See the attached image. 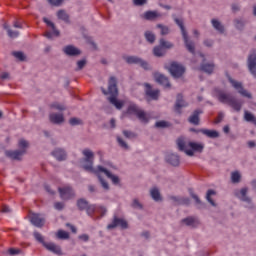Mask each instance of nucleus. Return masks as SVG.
I'll use <instances>...</instances> for the list:
<instances>
[{
	"label": "nucleus",
	"instance_id": "obj_1",
	"mask_svg": "<svg viewBox=\"0 0 256 256\" xmlns=\"http://www.w3.org/2000/svg\"><path fill=\"white\" fill-rule=\"evenodd\" d=\"M82 154L85 157L84 159L85 164L83 165V169L85 171H88V173H93L94 175H96L103 189L107 191L109 189V184L107 183V181L103 179L101 175H106L108 179L112 180V183L114 185H119L118 176L111 174V172H109V170L105 169L103 166H98L97 168L93 167V157H94L93 151H91L90 149H84L82 151Z\"/></svg>",
	"mask_w": 256,
	"mask_h": 256
},
{
	"label": "nucleus",
	"instance_id": "obj_2",
	"mask_svg": "<svg viewBox=\"0 0 256 256\" xmlns=\"http://www.w3.org/2000/svg\"><path fill=\"white\" fill-rule=\"evenodd\" d=\"M104 95H110L108 101L111 105H114L116 109H123V102L117 100L119 90L117 89V78L111 76L108 82V92L105 88H101Z\"/></svg>",
	"mask_w": 256,
	"mask_h": 256
},
{
	"label": "nucleus",
	"instance_id": "obj_3",
	"mask_svg": "<svg viewBox=\"0 0 256 256\" xmlns=\"http://www.w3.org/2000/svg\"><path fill=\"white\" fill-rule=\"evenodd\" d=\"M176 144L179 151H183L189 157H193L195 152L203 153V149H205L203 144L197 142H187L183 137L178 138Z\"/></svg>",
	"mask_w": 256,
	"mask_h": 256
},
{
	"label": "nucleus",
	"instance_id": "obj_4",
	"mask_svg": "<svg viewBox=\"0 0 256 256\" xmlns=\"http://www.w3.org/2000/svg\"><path fill=\"white\" fill-rule=\"evenodd\" d=\"M216 96H217L218 101H220V103L229 105V107H232V109H234V111H237L238 113H239V111H241V109L243 107V101L237 100L231 94H227V93H225L223 91H219V90H216Z\"/></svg>",
	"mask_w": 256,
	"mask_h": 256
},
{
	"label": "nucleus",
	"instance_id": "obj_5",
	"mask_svg": "<svg viewBox=\"0 0 256 256\" xmlns=\"http://www.w3.org/2000/svg\"><path fill=\"white\" fill-rule=\"evenodd\" d=\"M18 146L20 150L15 151H6V156L10 157V159H14L16 161H19L23 155L26 153V148L29 147V142H27L25 139H21L18 142Z\"/></svg>",
	"mask_w": 256,
	"mask_h": 256
},
{
	"label": "nucleus",
	"instance_id": "obj_6",
	"mask_svg": "<svg viewBox=\"0 0 256 256\" xmlns=\"http://www.w3.org/2000/svg\"><path fill=\"white\" fill-rule=\"evenodd\" d=\"M175 23L181 29V33H182L186 48L188 49V51L190 53H192L194 55L195 54V43H193V41L189 40L187 31L185 30V26L183 25V20H180L179 18H175Z\"/></svg>",
	"mask_w": 256,
	"mask_h": 256
},
{
	"label": "nucleus",
	"instance_id": "obj_7",
	"mask_svg": "<svg viewBox=\"0 0 256 256\" xmlns=\"http://www.w3.org/2000/svg\"><path fill=\"white\" fill-rule=\"evenodd\" d=\"M128 115H136V117L141 121L142 123H148L149 118H147V114L145 111L139 109V106L136 104H130L127 109Z\"/></svg>",
	"mask_w": 256,
	"mask_h": 256
},
{
	"label": "nucleus",
	"instance_id": "obj_8",
	"mask_svg": "<svg viewBox=\"0 0 256 256\" xmlns=\"http://www.w3.org/2000/svg\"><path fill=\"white\" fill-rule=\"evenodd\" d=\"M228 81H230L232 87H234V89H236V91L242 95V97H247V99H252V95L249 91L245 90V88H243V84L241 82H237L235 80H233V78H231V76H228Z\"/></svg>",
	"mask_w": 256,
	"mask_h": 256
},
{
	"label": "nucleus",
	"instance_id": "obj_9",
	"mask_svg": "<svg viewBox=\"0 0 256 256\" xmlns=\"http://www.w3.org/2000/svg\"><path fill=\"white\" fill-rule=\"evenodd\" d=\"M168 70L175 79L183 77V73H185V67L177 62H172Z\"/></svg>",
	"mask_w": 256,
	"mask_h": 256
},
{
	"label": "nucleus",
	"instance_id": "obj_10",
	"mask_svg": "<svg viewBox=\"0 0 256 256\" xmlns=\"http://www.w3.org/2000/svg\"><path fill=\"white\" fill-rule=\"evenodd\" d=\"M125 61L129 65L135 64V65H140V67H142V69H145V70L149 69V64L147 62H145V60H143L137 56H127V57H125Z\"/></svg>",
	"mask_w": 256,
	"mask_h": 256
},
{
	"label": "nucleus",
	"instance_id": "obj_11",
	"mask_svg": "<svg viewBox=\"0 0 256 256\" xmlns=\"http://www.w3.org/2000/svg\"><path fill=\"white\" fill-rule=\"evenodd\" d=\"M43 21L44 23H46L48 27L52 29V31H48L45 33V37H47V39H53V37H59V30L55 29V24H53V22H51V20L47 18H43Z\"/></svg>",
	"mask_w": 256,
	"mask_h": 256
},
{
	"label": "nucleus",
	"instance_id": "obj_12",
	"mask_svg": "<svg viewBox=\"0 0 256 256\" xmlns=\"http://www.w3.org/2000/svg\"><path fill=\"white\" fill-rule=\"evenodd\" d=\"M115 227H121V229H127L128 224L127 221H125L122 218H118L117 216H114V219L112 223L107 225V229H115Z\"/></svg>",
	"mask_w": 256,
	"mask_h": 256
},
{
	"label": "nucleus",
	"instance_id": "obj_13",
	"mask_svg": "<svg viewBox=\"0 0 256 256\" xmlns=\"http://www.w3.org/2000/svg\"><path fill=\"white\" fill-rule=\"evenodd\" d=\"M30 221L34 227H43L45 225V217L41 214L33 213L30 216Z\"/></svg>",
	"mask_w": 256,
	"mask_h": 256
},
{
	"label": "nucleus",
	"instance_id": "obj_14",
	"mask_svg": "<svg viewBox=\"0 0 256 256\" xmlns=\"http://www.w3.org/2000/svg\"><path fill=\"white\" fill-rule=\"evenodd\" d=\"M85 210L87 212V215H90V216L93 215V213H95V211H97V213H100L101 217H103V215H105V213H107L106 207L89 205V204Z\"/></svg>",
	"mask_w": 256,
	"mask_h": 256
},
{
	"label": "nucleus",
	"instance_id": "obj_15",
	"mask_svg": "<svg viewBox=\"0 0 256 256\" xmlns=\"http://www.w3.org/2000/svg\"><path fill=\"white\" fill-rule=\"evenodd\" d=\"M59 193L61 199L67 200L71 199L72 197H75V192L73 191V188L66 186L63 188H59Z\"/></svg>",
	"mask_w": 256,
	"mask_h": 256
},
{
	"label": "nucleus",
	"instance_id": "obj_16",
	"mask_svg": "<svg viewBox=\"0 0 256 256\" xmlns=\"http://www.w3.org/2000/svg\"><path fill=\"white\" fill-rule=\"evenodd\" d=\"M44 247H45V249H47V251H50L51 253H54L55 255H63L61 246H59L53 242L44 243Z\"/></svg>",
	"mask_w": 256,
	"mask_h": 256
},
{
	"label": "nucleus",
	"instance_id": "obj_17",
	"mask_svg": "<svg viewBox=\"0 0 256 256\" xmlns=\"http://www.w3.org/2000/svg\"><path fill=\"white\" fill-rule=\"evenodd\" d=\"M248 68L250 73L256 77V52L253 51L248 57Z\"/></svg>",
	"mask_w": 256,
	"mask_h": 256
},
{
	"label": "nucleus",
	"instance_id": "obj_18",
	"mask_svg": "<svg viewBox=\"0 0 256 256\" xmlns=\"http://www.w3.org/2000/svg\"><path fill=\"white\" fill-rule=\"evenodd\" d=\"M191 131H194L195 133H202L203 135H206V137H209L210 139H217V137H219V132H217L216 130H209V129L195 130V129H191Z\"/></svg>",
	"mask_w": 256,
	"mask_h": 256
},
{
	"label": "nucleus",
	"instance_id": "obj_19",
	"mask_svg": "<svg viewBox=\"0 0 256 256\" xmlns=\"http://www.w3.org/2000/svg\"><path fill=\"white\" fill-rule=\"evenodd\" d=\"M145 93L147 97H150V99H153L154 101H157L159 99V90H153L149 84H145Z\"/></svg>",
	"mask_w": 256,
	"mask_h": 256
},
{
	"label": "nucleus",
	"instance_id": "obj_20",
	"mask_svg": "<svg viewBox=\"0 0 256 256\" xmlns=\"http://www.w3.org/2000/svg\"><path fill=\"white\" fill-rule=\"evenodd\" d=\"M187 105H188L187 102L183 100V95L178 94L176 99V104L174 107L176 113H178V115H181V109H183V107H187Z\"/></svg>",
	"mask_w": 256,
	"mask_h": 256
},
{
	"label": "nucleus",
	"instance_id": "obj_21",
	"mask_svg": "<svg viewBox=\"0 0 256 256\" xmlns=\"http://www.w3.org/2000/svg\"><path fill=\"white\" fill-rule=\"evenodd\" d=\"M166 161L167 163L172 165V167H179V164L181 163V161L179 160V155L173 153H169L166 155Z\"/></svg>",
	"mask_w": 256,
	"mask_h": 256
},
{
	"label": "nucleus",
	"instance_id": "obj_22",
	"mask_svg": "<svg viewBox=\"0 0 256 256\" xmlns=\"http://www.w3.org/2000/svg\"><path fill=\"white\" fill-rule=\"evenodd\" d=\"M63 51L66 55H69L70 57H76V55H81V50L73 45H68L64 47Z\"/></svg>",
	"mask_w": 256,
	"mask_h": 256
},
{
	"label": "nucleus",
	"instance_id": "obj_23",
	"mask_svg": "<svg viewBox=\"0 0 256 256\" xmlns=\"http://www.w3.org/2000/svg\"><path fill=\"white\" fill-rule=\"evenodd\" d=\"M49 119L51 123H54L55 125H60V123L65 121V117L61 113H51Z\"/></svg>",
	"mask_w": 256,
	"mask_h": 256
},
{
	"label": "nucleus",
	"instance_id": "obj_24",
	"mask_svg": "<svg viewBox=\"0 0 256 256\" xmlns=\"http://www.w3.org/2000/svg\"><path fill=\"white\" fill-rule=\"evenodd\" d=\"M155 81L159 83L160 85H163V87H171V84L169 83V78L166 77L163 74H155Z\"/></svg>",
	"mask_w": 256,
	"mask_h": 256
},
{
	"label": "nucleus",
	"instance_id": "obj_25",
	"mask_svg": "<svg viewBox=\"0 0 256 256\" xmlns=\"http://www.w3.org/2000/svg\"><path fill=\"white\" fill-rule=\"evenodd\" d=\"M53 157L57 159V161H65L67 159V153L65 150L57 148L52 152Z\"/></svg>",
	"mask_w": 256,
	"mask_h": 256
},
{
	"label": "nucleus",
	"instance_id": "obj_26",
	"mask_svg": "<svg viewBox=\"0 0 256 256\" xmlns=\"http://www.w3.org/2000/svg\"><path fill=\"white\" fill-rule=\"evenodd\" d=\"M203 113V110L197 109L193 112V114L189 117L188 121L192 125H199V116Z\"/></svg>",
	"mask_w": 256,
	"mask_h": 256
},
{
	"label": "nucleus",
	"instance_id": "obj_27",
	"mask_svg": "<svg viewBox=\"0 0 256 256\" xmlns=\"http://www.w3.org/2000/svg\"><path fill=\"white\" fill-rule=\"evenodd\" d=\"M157 17H161V14H159L157 11H146L143 14V18L146 19V21H155Z\"/></svg>",
	"mask_w": 256,
	"mask_h": 256
},
{
	"label": "nucleus",
	"instance_id": "obj_28",
	"mask_svg": "<svg viewBox=\"0 0 256 256\" xmlns=\"http://www.w3.org/2000/svg\"><path fill=\"white\" fill-rule=\"evenodd\" d=\"M236 195L239 199H241V201L251 203V199L247 197V188H242Z\"/></svg>",
	"mask_w": 256,
	"mask_h": 256
},
{
	"label": "nucleus",
	"instance_id": "obj_29",
	"mask_svg": "<svg viewBox=\"0 0 256 256\" xmlns=\"http://www.w3.org/2000/svg\"><path fill=\"white\" fill-rule=\"evenodd\" d=\"M212 26L216 31L219 33H224L225 32V27L221 25V22H219L217 19H212Z\"/></svg>",
	"mask_w": 256,
	"mask_h": 256
},
{
	"label": "nucleus",
	"instance_id": "obj_30",
	"mask_svg": "<svg viewBox=\"0 0 256 256\" xmlns=\"http://www.w3.org/2000/svg\"><path fill=\"white\" fill-rule=\"evenodd\" d=\"M214 69H215V65L213 64H202L200 67L201 71H204V73H208L209 75L213 73Z\"/></svg>",
	"mask_w": 256,
	"mask_h": 256
},
{
	"label": "nucleus",
	"instance_id": "obj_31",
	"mask_svg": "<svg viewBox=\"0 0 256 256\" xmlns=\"http://www.w3.org/2000/svg\"><path fill=\"white\" fill-rule=\"evenodd\" d=\"M213 195H217V192H215V190H208L207 194H206V199L208 201V203H210V205H212V207H216L217 204H215V201H213V199H211V196Z\"/></svg>",
	"mask_w": 256,
	"mask_h": 256
},
{
	"label": "nucleus",
	"instance_id": "obj_32",
	"mask_svg": "<svg viewBox=\"0 0 256 256\" xmlns=\"http://www.w3.org/2000/svg\"><path fill=\"white\" fill-rule=\"evenodd\" d=\"M150 194H151L152 199H154V201H161V193L159 192V189L152 188L150 190Z\"/></svg>",
	"mask_w": 256,
	"mask_h": 256
},
{
	"label": "nucleus",
	"instance_id": "obj_33",
	"mask_svg": "<svg viewBox=\"0 0 256 256\" xmlns=\"http://www.w3.org/2000/svg\"><path fill=\"white\" fill-rule=\"evenodd\" d=\"M244 119L248 123H254V125H256V118H255V116L253 114H251V112L245 111L244 112Z\"/></svg>",
	"mask_w": 256,
	"mask_h": 256
},
{
	"label": "nucleus",
	"instance_id": "obj_34",
	"mask_svg": "<svg viewBox=\"0 0 256 256\" xmlns=\"http://www.w3.org/2000/svg\"><path fill=\"white\" fill-rule=\"evenodd\" d=\"M88 206H89V202H87V200L85 199H79L77 201V207L80 211H85Z\"/></svg>",
	"mask_w": 256,
	"mask_h": 256
},
{
	"label": "nucleus",
	"instance_id": "obj_35",
	"mask_svg": "<svg viewBox=\"0 0 256 256\" xmlns=\"http://www.w3.org/2000/svg\"><path fill=\"white\" fill-rule=\"evenodd\" d=\"M182 223H185L188 227H195L197 225V219L193 217H188L182 220Z\"/></svg>",
	"mask_w": 256,
	"mask_h": 256
},
{
	"label": "nucleus",
	"instance_id": "obj_36",
	"mask_svg": "<svg viewBox=\"0 0 256 256\" xmlns=\"http://www.w3.org/2000/svg\"><path fill=\"white\" fill-rule=\"evenodd\" d=\"M155 57H163L165 55V49L161 46H156L153 49Z\"/></svg>",
	"mask_w": 256,
	"mask_h": 256
},
{
	"label": "nucleus",
	"instance_id": "obj_37",
	"mask_svg": "<svg viewBox=\"0 0 256 256\" xmlns=\"http://www.w3.org/2000/svg\"><path fill=\"white\" fill-rule=\"evenodd\" d=\"M33 235H34V239H36V241H38V243H41L43 245V247H45V243H47V242H45V238H43V235H41V233H39L37 231H35L33 233Z\"/></svg>",
	"mask_w": 256,
	"mask_h": 256
},
{
	"label": "nucleus",
	"instance_id": "obj_38",
	"mask_svg": "<svg viewBox=\"0 0 256 256\" xmlns=\"http://www.w3.org/2000/svg\"><path fill=\"white\" fill-rule=\"evenodd\" d=\"M58 19H61L62 21H69V15H67V12L64 10H60L57 12Z\"/></svg>",
	"mask_w": 256,
	"mask_h": 256
},
{
	"label": "nucleus",
	"instance_id": "obj_39",
	"mask_svg": "<svg viewBox=\"0 0 256 256\" xmlns=\"http://www.w3.org/2000/svg\"><path fill=\"white\" fill-rule=\"evenodd\" d=\"M145 39L148 41V43H155V34H153L151 31H146Z\"/></svg>",
	"mask_w": 256,
	"mask_h": 256
},
{
	"label": "nucleus",
	"instance_id": "obj_40",
	"mask_svg": "<svg viewBox=\"0 0 256 256\" xmlns=\"http://www.w3.org/2000/svg\"><path fill=\"white\" fill-rule=\"evenodd\" d=\"M56 237L58 239H69V232H66L64 230H59L56 234Z\"/></svg>",
	"mask_w": 256,
	"mask_h": 256
},
{
	"label": "nucleus",
	"instance_id": "obj_41",
	"mask_svg": "<svg viewBox=\"0 0 256 256\" xmlns=\"http://www.w3.org/2000/svg\"><path fill=\"white\" fill-rule=\"evenodd\" d=\"M160 46L163 49H171V47H173V44L169 41H165V39H160Z\"/></svg>",
	"mask_w": 256,
	"mask_h": 256
},
{
	"label": "nucleus",
	"instance_id": "obj_42",
	"mask_svg": "<svg viewBox=\"0 0 256 256\" xmlns=\"http://www.w3.org/2000/svg\"><path fill=\"white\" fill-rule=\"evenodd\" d=\"M231 180L232 183H239V181L241 180V174H239V172H233L231 175Z\"/></svg>",
	"mask_w": 256,
	"mask_h": 256
},
{
	"label": "nucleus",
	"instance_id": "obj_43",
	"mask_svg": "<svg viewBox=\"0 0 256 256\" xmlns=\"http://www.w3.org/2000/svg\"><path fill=\"white\" fill-rule=\"evenodd\" d=\"M69 123L72 125V127H75V125H83V121L79 118H71Z\"/></svg>",
	"mask_w": 256,
	"mask_h": 256
},
{
	"label": "nucleus",
	"instance_id": "obj_44",
	"mask_svg": "<svg viewBox=\"0 0 256 256\" xmlns=\"http://www.w3.org/2000/svg\"><path fill=\"white\" fill-rule=\"evenodd\" d=\"M158 29H161V35H168L169 34V27L163 26L161 24L157 25Z\"/></svg>",
	"mask_w": 256,
	"mask_h": 256
},
{
	"label": "nucleus",
	"instance_id": "obj_45",
	"mask_svg": "<svg viewBox=\"0 0 256 256\" xmlns=\"http://www.w3.org/2000/svg\"><path fill=\"white\" fill-rule=\"evenodd\" d=\"M12 55L19 61H23L25 59V54H23V52H13Z\"/></svg>",
	"mask_w": 256,
	"mask_h": 256
},
{
	"label": "nucleus",
	"instance_id": "obj_46",
	"mask_svg": "<svg viewBox=\"0 0 256 256\" xmlns=\"http://www.w3.org/2000/svg\"><path fill=\"white\" fill-rule=\"evenodd\" d=\"M8 37H10L11 39H15L17 37H19V32L18 31H13L11 29H8Z\"/></svg>",
	"mask_w": 256,
	"mask_h": 256
},
{
	"label": "nucleus",
	"instance_id": "obj_47",
	"mask_svg": "<svg viewBox=\"0 0 256 256\" xmlns=\"http://www.w3.org/2000/svg\"><path fill=\"white\" fill-rule=\"evenodd\" d=\"M189 193H190L192 199L196 201L197 205H201V199H199V196H197V194L193 193L192 189L189 190Z\"/></svg>",
	"mask_w": 256,
	"mask_h": 256
},
{
	"label": "nucleus",
	"instance_id": "obj_48",
	"mask_svg": "<svg viewBox=\"0 0 256 256\" xmlns=\"http://www.w3.org/2000/svg\"><path fill=\"white\" fill-rule=\"evenodd\" d=\"M117 141L123 149H129V146L127 145V142L123 141L121 137H117Z\"/></svg>",
	"mask_w": 256,
	"mask_h": 256
},
{
	"label": "nucleus",
	"instance_id": "obj_49",
	"mask_svg": "<svg viewBox=\"0 0 256 256\" xmlns=\"http://www.w3.org/2000/svg\"><path fill=\"white\" fill-rule=\"evenodd\" d=\"M244 26H245V23L243 22V20H235L236 29H243Z\"/></svg>",
	"mask_w": 256,
	"mask_h": 256
},
{
	"label": "nucleus",
	"instance_id": "obj_50",
	"mask_svg": "<svg viewBox=\"0 0 256 256\" xmlns=\"http://www.w3.org/2000/svg\"><path fill=\"white\" fill-rule=\"evenodd\" d=\"M48 3H50V5H53L54 7H59V5L63 3V0H48Z\"/></svg>",
	"mask_w": 256,
	"mask_h": 256
},
{
	"label": "nucleus",
	"instance_id": "obj_51",
	"mask_svg": "<svg viewBox=\"0 0 256 256\" xmlns=\"http://www.w3.org/2000/svg\"><path fill=\"white\" fill-rule=\"evenodd\" d=\"M168 123L166 121H158L156 122L155 124V127H158V128H163V127H168Z\"/></svg>",
	"mask_w": 256,
	"mask_h": 256
},
{
	"label": "nucleus",
	"instance_id": "obj_52",
	"mask_svg": "<svg viewBox=\"0 0 256 256\" xmlns=\"http://www.w3.org/2000/svg\"><path fill=\"white\" fill-rule=\"evenodd\" d=\"M86 64H87V61H85V60H79V61L77 62L78 71H80V69H83V67H85Z\"/></svg>",
	"mask_w": 256,
	"mask_h": 256
},
{
	"label": "nucleus",
	"instance_id": "obj_53",
	"mask_svg": "<svg viewBox=\"0 0 256 256\" xmlns=\"http://www.w3.org/2000/svg\"><path fill=\"white\" fill-rule=\"evenodd\" d=\"M132 207H134L135 209H142L143 206L141 205V203H139V200L135 199L132 203Z\"/></svg>",
	"mask_w": 256,
	"mask_h": 256
},
{
	"label": "nucleus",
	"instance_id": "obj_54",
	"mask_svg": "<svg viewBox=\"0 0 256 256\" xmlns=\"http://www.w3.org/2000/svg\"><path fill=\"white\" fill-rule=\"evenodd\" d=\"M134 5L141 7V5H145L147 3V0H133Z\"/></svg>",
	"mask_w": 256,
	"mask_h": 256
},
{
	"label": "nucleus",
	"instance_id": "obj_55",
	"mask_svg": "<svg viewBox=\"0 0 256 256\" xmlns=\"http://www.w3.org/2000/svg\"><path fill=\"white\" fill-rule=\"evenodd\" d=\"M54 109H58V111H65V106L61 104H52Z\"/></svg>",
	"mask_w": 256,
	"mask_h": 256
},
{
	"label": "nucleus",
	"instance_id": "obj_56",
	"mask_svg": "<svg viewBox=\"0 0 256 256\" xmlns=\"http://www.w3.org/2000/svg\"><path fill=\"white\" fill-rule=\"evenodd\" d=\"M55 209H57L58 211H61V209H63V207H65V205L62 202H56L54 204Z\"/></svg>",
	"mask_w": 256,
	"mask_h": 256
},
{
	"label": "nucleus",
	"instance_id": "obj_57",
	"mask_svg": "<svg viewBox=\"0 0 256 256\" xmlns=\"http://www.w3.org/2000/svg\"><path fill=\"white\" fill-rule=\"evenodd\" d=\"M79 239H81V241L87 242V241H89V235L82 234L79 236Z\"/></svg>",
	"mask_w": 256,
	"mask_h": 256
},
{
	"label": "nucleus",
	"instance_id": "obj_58",
	"mask_svg": "<svg viewBox=\"0 0 256 256\" xmlns=\"http://www.w3.org/2000/svg\"><path fill=\"white\" fill-rule=\"evenodd\" d=\"M0 79H2V80L9 79V73L8 72H2L0 74Z\"/></svg>",
	"mask_w": 256,
	"mask_h": 256
},
{
	"label": "nucleus",
	"instance_id": "obj_59",
	"mask_svg": "<svg viewBox=\"0 0 256 256\" xmlns=\"http://www.w3.org/2000/svg\"><path fill=\"white\" fill-rule=\"evenodd\" d=\"M123 135L126 136L128 139H131V137H133L132 132L127 130L123 132Z\"/></svg>",
	"mask_w": 256,
	"mask_h": 256
},
{
	"label": "nucleus",
	"instance_id": "obj_60",
	"mask_svg": "<svg viewBox=\"0 0 256 256\" xmlns=\"http://www.w3.org/2000/svg\"><path fill=\"white\" fill-rule=\"evenodd\" d=\"M9 253H10V255H17V254H19V250L11 248V249H9Z\"/></svg>",
	"mask_w": 256,
	"mask_h": 256
},
{
	"label": "nucleus",
	"instance_id": "obj_61",
	"mask_svg": "<svg viewBox=\"0 0 256 256\" xmlns=\"http://www.w3.org/2000/svg\"><path fill=\"white\" fill-rule=\"evenodd\" d=\"M13 27H15V29H23V25L19 24V22H14Z\"/></svg>",
	"mask_w": 256,
	"mask_h": 256
},
{
	"label": "nucleus",
	"instance_id": "obj_62",
	"mask_svg": "<svg viewBox=\"0 0 256 256\" xmlns=\"http://www.w3.org/2000/svg\"><path fill=\"white\" fill-rule=\"evenodd\" d=\"M2 212L3 213H10L11 212V208H9V206H3Z\"/></svg>",
	"mask_w": 256,
	"mask_h": 256
},
{
	"label": "nucleus",
	"instance_id": "obj_63",
	"mask_svg": "<svg viewBox=\"0 0 256 256\" xmlns=\"http://www.w3.org/2000/svg\"><path fill=\"white\" fill-rule=\"evenodd\" d=\"M204 45H206V47H211L213 45V41L211 40H205L204 41Z\"/></svg>",
	"mask_w": 256,
	"mask_h": 256
},
{
	"label": "nucleus",
	"instance_id": "obj_64",
	"mask_svg": "<svg viewBox=\"0 0 256 256\" xmlns=\"http://www.w3.org/2000/svg\"><path fill=\"white\" fill-rule=\"evenodd\" d=\"M45 190H46L48 193H50V195H53V194L55 193V192H53V191L51 190V187L48 186V185L45 186Z\"/></svg>",
	"mask_w": 256,
	"mask_h": 256
}]
</instances>
